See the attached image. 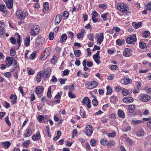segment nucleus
<instances>
[{
	"mask_svg": "<svg viewBox=\"0 0 151 151\" xmlns=\"http://www.w3.org/2000/svg\"><path fill=\"white\" fill-rule=\"evenodd\" d=\"M124 83L126 85L131 83L132 82V80L127 77L124 78Z\"/></svg>",
	"mask_w": 151,
	"mask_h": 151,
	"instance_id": "nucleus-30",
	"label": "nucleus"
},
{
	"mask_svg": "<svg viewBox=\"0 0 151 151\" xmlns=\"http://www.w3.org/2000/svg\"><path fill=\"white\" fill-rule=\"evenodd\" d=\"M135 109V106L134 105H130L129 106V110L130 113H133L134 112Z\"/></svg>",
	"mask_w": 151,
	"mask_h": 151,
	"instance_id": "nucleus-29",
	"label": "nucleus"
},
{
	"mask_svg": "<svg viewBox=\"0 0 151 151\" xmlns=\"http://www.w3.org/2000/svg\"><path fill=\"white\" fill-rule=\"evenodd\" d=\"M34 141H37L40 139L41 136L39 132H37L35 134L33 135L32 137Z\"/></svg>",
	"mask_w": 151,
	"mask_h": 151,
	"instance_id": "nucleus-14",
	"label": "nucleus"
},
{
	"mask_svg": "<svg viewBox=\"0 0 151 151\" xmlns=\"http://www.w3.org/2000/svg\"><path fill=\"white\" fill-rule=\"evenodd\" d=\"M123 101L126 103H129L132 102L134 101V99L132 97H125L123 98Z\"/></svg>",
	"mask_w": 151,
	"mask_h": 151,
	"instance_id": "nucleus-15",
	"label": "nucleus"
},
{
	"mask_svg": "<svg viewBox=\"0 0 151 151\" xmlns=\"http://www.w3.org/2000/svg\"><path fill=\"white\" fill-rule=\"evenodd\" d=\"M6 60L7 62L6 65L9 67L12 65L13 62V58L12 57H8L6 58Z\"/></svg>",
	"mask_w": 151,
	"mask_h": 151,
	"instance_id": "nucleus-17",
	"label": "nucleus"
},
{
	"mask_svg": "<svg viewBox=\"0 0 151 151\" xmlns=\"http://www.w3.org/2000/svg\"><path fill=\"white\" fill-rule=\"evenodd\" d=\"M118 9L123 13H127L128 11L127 10V5L124 3H120L118 4L117 5Z\"/></svg>",
	"mask_w": 151,
	"mask_h": 151,
	"instance_id": "nucleus-1",
	"label": "nucleus"
},
{
	"mask_svg": "<svg viewBox=\"0 0 151 151\" xmlns=\"http://www.w3.org/2000/svg\"><path fill=\"white\" fill-rule=\"evenodd\" d=\"M80 114L81 116L83 118H85L86 117L85 111H84L82 107H81L80 108Z\"/></svg>",
	"mask_w": 151,
	"mask_h": 151,
	"instance_id": "nucleus-31",
	"label": "nucleus"
},
{
	"mask_svg": "<svg viewBox=\"0 0 151 151\" xmlns=\"http://www.w3.org/2000/svg\"><path fill=\"white\" fill-rule=\"evenodd\" d=\"M91 14L92 15V18H96L99 15L98 13L95 10H94L93 12Z\"/></svg>",
	"mask_w": 151,
	"mask_h": 151,
	"instance_id": "nucleus-45",
	"label": "nucleus"
},
{
	"mask_svg": "<svg viewBox=\"0 0 151 151\" xmlns=\"http://www.w3.org/2000/svg\"><path fill=\"white\" fill-rule=\"evenodd\" d=\"M51 93V87L50 86L48 88V92L47 93V96L48 98H50L52 96Z\"/></svg>",
	"mask_w": 151,
	"mask_h": 151,
	"instance_id": "nucleus-44",
	"label": "nucleus"
},
{
	"mask_svg": "<svg viewBox=\"0 0 151 151\" xmlns=\"http://www.w3.org/2000/svg\"><path fill=\"white\" fill-rule=\"evenodd\" d=\"M137 40V39L135 35L133 36L129 35L127 38L126 42L128 44H134Z\"/></svg>",
	"mask_w": 151,
	"mask_h": 151,
	"instance_id": "nucleus-5",
	"label": "nucleus"
},
{
	"mask_svg": "<svg viewBox=\"0 0 151 151\" xmlns=\"http://www.w3.org/2000/svg\"><path fill=\"white\" fill-rule=\"evenodd\" d=\"M116 135V133L115 132H113L112 133H109L107 134V136L109 137H114Z\"/></svg>",
	"mask_w": 151,
	"mask_h": 151,
	"instance_id": "nucleus-41",
	"label": "nucleus"
},
{
	"mask_svg": "<svg viewBox=\"0 0 151 151\" xmlns=\"http://www.w3.org/2000/svg\"><path fill=\"white\" fill-rule=\"evenodd\" d=\"M15 51L14 49H11L10 50V55L12 56H13L15 54Z\"/></svg>",
	"mask_w": 151,
	"mask_h": 151,
	"instance_id": "nucleus-61",
	"label": "nucleus"
},
{
	"mask_svg": "<svg viewBox=\"0 0 151 151\" xmlns=\"http://www.w3.org/2000/svg\"><path fill=\"white\" fill-rule=\"evenodd\" d=\"M122 93L123 95L124 96H126L128 94H130V93L129 91L126 90L124 88H123V90L122 91Z\"/></svg>",
	"mask_w": 151,
	"mask_h": 151,
	"instance_id": "nucleus-42",
	"label": "nucleus"
},
{
	"mask_svg": "<svg viewBox=\"0 0 151 151\" xmlns=\"http://www.w3.org/2000/svg\"><path fill=\"white\" fill-rule=\"evenodd\" d=\"M145 90L147 93H151V88H149L147 87H146L145 88Z\"/></svg>",
	"mask_w": 151,
	"mask_h": 151,
	"instance_id": "nucleus-64",
	"label": "nucleus"
},
{
	"mask_svg": "<svg viewBox=\"0 0 151 151\" xmlns=\"http://www.w3.org/2000/svg\"><path fill=\"white\" fill-rule=\"evenodd\" d=\"M92 103L94 106H96L98 104L97 100L95 98L94 99L92 100Z\"/></svg>",
	"mask_w": 151,
	"mask_h": 151,
	"instance_id": "nucleus-56",
	"label": "nucleus"
},
{
	"mask_svg": "<svg viewBox=\"0 0 151 151\" xmlns=\"http://www.w3.org/2000/svg\"><path fill=\"white\" fill-rule=\"evenodd\" d=\"M131 129V127L130 126H127L124 128L123 131L124 132H127L128 131L130 130Z\"/></svg>",
	"mask_w": 151,
	"mask_h": 151,
	"instance_id": "nucleus-54",
	"label": "nucleus"
},
{
	"mask_svg": "<svg viewBox=\"0 0 151 151\" xmlns=\"http://www.w3.org/2000/svg\"><path fill=\"white\" fill-rule=\"evenodd\" d=\"M123 88L120 87L119 86H118L115 88V91L116 92H118L121 91H122Z\"/></svg>",
	"mask_w": 151,
	"mask_h": 151,
	"instance_id": "nucleus-59",
	"label": "nucleus"
},
{
	"mask_svg": "<svg viewBox=\"0 0 151 151\" xmlns=\"http://www.w3.org/2000/svg\"><path fill=\"white\" fill-rule=\"evenodd\" d=\"M104 38L103 33H101L100 34L97 40V44H99L100 45L103 41L104 40Z\"/></svg>",
	"mask_w": 151,
	"mask_h": 151,
	"instance_id": "nucleus-21",
	"label": "nucleus"
},
{
	"mask_svg": "<svg viewBox=\"0 0 151 151\" xmlns=\"http://www.w3.org/2000/svg\"><path fill=\"white\" fill-rule=\"evenodd\" d=\"M108 14H109L108 12L105 14H103L101 15V17L102 18L104 21H106L107 19V15Z\"/></svg>",
	"mask_w": 151,
	"mask_h": 151,
	"instance_id": "nucleus-47",
	"label": "nucleus"
},
{
	"mask_svg": "<svg viewBox=\"0 0 151 151\" xmlns=\"http://www.w3.org/2000/svg\"><path fill=\"white\" fill-rule=\"evenodd\" d=\"M142 22L136 23L135 22H134L132 23V24L133 26L135 28L137 29L140 27V26L142 25Z\"/></svg>",
	"mask_w": 151,
	"mask_h": 151,
	"instance_id": "nucleus-32",
	"label": "nucleus"
},
{
	"mask_svg": "<svg viewBox=\"0 0 151 151\" xmlns=\"http://www.w3.org/2000/svg\"><path fill=\"white\" fill-rule=\"evenodd\" d=\"M44 76V73L42 72H40L37 74L36 76L37 81L40 82L42 79V77Z\"/></svg>",
	"mask_w": 151,
	"mask_h": 151,
	"instance_id": "nucleus-20",
	"label": "nucleus"
},
{
	"mask_svg": "<svg viewBox=\"0 0 151 151\" xmlns=\"http://www.w3.org/2000/svg\"><path fill=\"white\" fill-rule=\"evenodd\" d=\"M10 99L12 100V102L13 104H15L17 103V99L16 95H11L10 96Z\"/></svg>",
	"mask_w": 151,
	"mask_h": 151,
	"instance_id": "nucleus-23",
	"label": "nucleus"
},
{
	"mask_svg": "<svg viewBox=\"0 0 151 151\" xmlns=\"http://www.w3.org/2000/svg\"><path fill=\"white\" fill-rule=\"evenodd\" d=\"M74 52L75 55L77 57L80 56L81 53V51L78 50H74Z\"/></svg>",
	"mask_w": 151,
	"mask_h": 151,
	"instance_id": "nucleus-39",
	"label": "nucleus"
},
{
	"mask_svg": "<svg viewBox=\"0 0 151 151\" xmlns=\"http://www.w3.org/2000/svg\"><path fill=\"white\" fill-rule=\"evenodd\" d=\"M10 41L11 43L13 45H15L16 43V40L14 37H11L10 38Z\"/></svg>",
	"mask_w": 151,
	"mask_h": 151,
	"instance_id": "nucleus-52",
	"label": "nucleus"
},
{
	"mask_svg": "<svg viewBox=\"0 0 151 151\" xmlns=\"http://www.w3.org/2000/svg\"><path fill=\"white\" fill-rule=\"evenodd\" d=\"M82 103L83 105H86L87 107L90 109L91 107V101L87 97H84L82 101Z\"/></svg>",
	"mask_w": 151,
	"mask_h": 151,
	"instance_id": "nucleus-9",
	"label": "nucleus"
},
{
	"mask_svg": "<svg viewBox=\"0 0 151 151\" xmlns=\"http://www.w3.org/2000/svg\"><path fill=\"white\" fill-rule=\"evenodd\" d=\"M5 33L4 27L2 26H0V34L2 35H4Z\"/></svg>",
	"mask_w": 151,
	"mask_h": 151,
	"instance_id": "nucleus-46",
	"label": "nucleus"
},
{
	"mask_svg": "<svg viewBox=\"0 0 151 151\" xmlns=\"http://www.w3.org/2000/svg\"><path fill=\"white\" fill-rule=\"evenodd\" d=\"M37 119L40 123H41L42 121L45 122V118L44 116L43 115H39L37 118Z\"/></svg>",
	"mask_w": 151,
	"mask_h": 151,
	"instance_id": "nucleus-25",
	"label": "nucleus"
},
{
	"mask_svg": "<svg viewBox=\"0 0 151 151\" xmlns=\"http://www.w3.org/2000/svg\"><path fill=\"white\" fill-rule=\"evenodd\" d=\"M88 37L89 40L91 41H93L94 40V35L92 33L89 34L88 36Z\"/></svg>",
	"mask_w": 151,
	"mask_h": 151,
	"instance_id": "nucleus-43",
	"label": "nucleus"
},
{
	"mask_svg": "<svg viewBox=\"0 0 151 151\" xmlns=\"http://www.w3.org/2000/svg\"><path fill=\"white\" fill-rule=\"evenodd\" d=\"M54 34L53 33L50 32L49 35V39L50 40H52L54 38Z\"/></svg>",
	"mask_w": 151,
	"mask_h": 151,
	"instance_id": "nucleus-60",
	"label": "nucleus"
},
{
	"mask_svg": "<svg viewBox=\"0 0 151 151\" xmlns=\"http://www.w3.org/2000/svg\"><path fill=\"white\" fill-rule=\"evenodd\" d=\"M144 131L142 129H140L137 133V135L139 137H142L144 134Z\"/></svg>",
	"mask_w": 151,
	"mask_h": 151,
	"instance_id": "nucleus-35",
	"label": "nucleus"
},
{
	"mask_svg": "<svg viewBox=\"0 0 151 151\" xmlns=\"http://www.w3.org/2000/svg\"><path fill=\"white\" fill-rule=\"evenodd\" d=\"M93 131V129L92 126L91 125H87L86 127V135L88 136H91Z\"/></svg>",
	"mask_w": 151,
	"mask_h": 151,
	"instance_id": "nucleus-6",
	"label": "nucleus"
},
{
	"mask_svg": "<svg viewBox=\"0 0 151 151\" xmlns=\"http://www.w3.org/2000/svg\"><path fill=\"white\" fill-rule=\"evenodd\" d=\"M50 50L51 49L50 47L45 49L42 55L40 58V59L44 60L47 58L50 53Z\"/></svg>",
	"mask_w": 151,
	"mask_h": 151,
	"instance_id": "nucleus-2",
	"label": "nucleus"
},
{
	"mask_svg": "<svg viewBox=\"0 0 151 151\" xmlns=\"http://www.w3.org/2000/svg\"><path fill=\"white\" fill-rule=\"evenodd\" d=\"M17 42L19 45V47L21 43V36L18 34L17 37Z\"/></svg>",
	"mask_w": 151,
	"mask_h": 151,
	"instance_id": "nucleus-48",
	"label": "nucleus"
},
{
	"mask_svg": "<svg viewBox=\"0 0 151 151\" xmlns=\"http://www.w3.org/2000/svg\"><path fill=\"white\" fill-rule=\"evenodd\" d=\"M143 120L145 121H147V126L150 129H151V118H143Z\"/></svg>",
	"mask_w": 151,
	"mask_h": 151,
	"instance_id": "nucleus-19",
	"label": "nucleus"
},
{
	"mask_svg": "<svg viewBox=\"0 0 151 151\" xmlns=\"http://www.w3.org/2000/svg\"><path fill=\"white\" fill-rule=\"evenodd\" d=\"M16 14L18 17L20 19H24L26 17V14L24 13L21 10L17 11Z\"/></svg>",
	"mask_w": 151,
	"mask_h": 151,
	"instance_id": "nucleus-8",
	"label": "nucleus"
},
{
	"mask_svg": "<svg viewBox=\"0 0 151 151\" xmlns=\"http://www.w3.org/2000/svg\"><path fill=\"white\" fill-rule=\"evenodd\" d=\"M67 38V35L65 34H63L60 38V42L61 43H63L66 40Z\"/></svg>",
	"mask_w": 151,
	"mask_h": 151,
	"instance_id": "nucleus-28",
	"label": "nucleus"
},
{
	"mask_svg": "<svg viewBox=\"0 0 151 151\" xmlns=\"http://www.w3.org/2000/svg\"><path fill=\"white\" fill-rule=\"evenodd\" d=\"M40 28L38 25L33 26L30 29V33L32 35H37L39 32Z\"/></svg>",
	"mask_w": 151,
	"mask_h": 151,
	"instance_id": "nucleus-3",
	"label": "nucleus"
},
{
	"mask_svg": "<svg viewBox=\"0 0 151 151\" xmlns=\"http://www.w3.org/2000/svg\"><path fill=\"white\" fill-rule=\"evenodd\" d=\"M132 51L129 48H126L124 51L123 55L125 57H129L132 55Z\"/></svg>",
	"mask_w": 151,
	"mask_h": 151,
	"instance_id": "nucleus-11",
	"label": "nucleus"
},
{
	"mask_svg": "<svg viewBox=\"0 0 151 151\" xmlns=\"http://www.w3.org/2000/svg\"><path fill=\"white\" fill-rule=\"evenodd\" d=\"M7 7L8 9H11L13 7V1L12 0H4Z\"/></svg>",
	"mask_w": 151,
	"mask_h": 151,
	"instance_id": "nucleus-12",
	"label": "nucleus"
},
{
	"mask_svg": "<svg viewBox=\"0 0 151 151\" xmlns=\"http://www.w3.org/2000/svg\"><path fill=\"white\" fill-rule=\"evenodd\" d=\"M30 41V37L29 36L26 37L24 40V45L26 46H28L29 45Z\"/></svg>",
	"mask_w": 151,
	"mask_h": 151,
	"instance_id": "nucleus-27",
	"label": "nucleus"
},
{
	"mask_svg": "<svg viewBox=\"0 0 151 151\" xmlns=\"http://www.w3.org/2000/svg\"><path fill=\"white\" fill-rule=\"evenodd\" d=\"M151 97L147 94L142 95L140 96V99L143 102H146L150 100Z\"/></svg>",
	"mask_w": 151,
	"mask_h": 151,
	"instance_id": "nucleus-10",
	"label": "nucleus"
},
{
	"mask_svg": "<svg viewBox=\"0 0 151 151\" xmlns=\"http://www.w3.org/2000/svg\"><path fill=\"white\" fill-rule=\"evenodd\" d=\"M30 143V140L24 141L23 144V145L26 147H27L28 145Z\"/></svg>",
	"mask_w": 151,
	"mask_h": 151,
	"instance_id": "nucleus-53",
	"label": "nucleus"
},
{
	"mask_svg": "<svg viewBox=\"0 0 151 151\" xmlns=\"http://www.w3.org/2000/svg\"><path fill=\"white\" fill-rule=\"evenodd\" d=\"M85 33V30L84 29H83L81 30V32L78 33L77 35V37L78 39H80L83 37Z\"/></svg>",
	"mask_w": 151,
	"mask_h": 151,
	"instance_id": "nucleus-24",
	"label": "nucleus"
},
{
	"mask_svg": "<svg viewBox=\"0 0 151 151\" xmlns=\"http://www.w3.org/2000/svg\"><path fill=\"white\" fill-rule=\"evenodd\" d=\"M126 141L127 143L130 145H132L133 144L132 141L129 137H127L126 138Z\"/></svg>",
	"mask_w": 151,
	"mask_h": 151,
	"instance_id": "nucleus-40",
	"label": "nucleus"
},
{
	"mask_svg": "<svg viewBox=\"0 0 151 151\" xmlns=\"http://www.w3.org/2000/svg\"><path fill=\"white\" fill-rule=\"evenodd\" d=\"M118 116L119 117L122 118L124 117V114L122 110H118Z\"/></svg>",
	"mask_w": 151,
	"mask_h": 151,
	"instance_id": "nucleus-34",
	"label": "nucleus"
},
{
	"mask_svg": "<svg viewBox=\"0 0 151 151\" xmlns=\"http://www.w3.org/2000/svg\"><path fill=\"white\" fill-rule=\"evenodd\" d=\"M124 41L123 40L122 41L120 39H118L116 41V43L119 45H122L123 42H124Z\"/></svg>",
	"mask_w": 151,
	"mask_h": 151,
	"instance_id": "nucleus-55",
	"label": "nucleus"
},
{
	"mask_svg": "<svg viewBox=\"0 0 151 151\" xmlns=\"http://www.w3.org/2000/svg\"><path fill=\"white\" fill-rule=\"evenodd\" d=\"M44 88L42 86H37L35 89V92L37 94L41 93L43 91Z\"/></svg>",
	"mask_w": 151,
	"mask_h": 151,
	"instance_id": "nucleus-16",
	"label": "nucleus"
},
{
	"mask_svg": "<svg viewBox=\"0 0 151 151\" xmlns=\"http://www.w3.org/2000/svg\"><path fill=\"white\" fill-rule=\"evenodd\" d=\"M62 19V17L61 15L58 14L55 17V23L56 25H58L60 23Z\"/></svg>",
	"mask_w": 151,
	"mask_h": 151,
	"instance_id": "nucleus-13",
	"label": "nucleus"
},
{
	"mask_svg": "<svg viewBox=\"0 0 151 151\" xmlns=\"http://www.w3.org/2000/svg\"><path fill=\"white\" fill-rule=\"evenodd\" d=\"M147 6V10L150 12H151V2L148 3Z\"/></svg>",
	"mask_w": 151,
	"mask_h": 151,
	"instance_id": "nucleus-63",
	"label": "nucleus"
},
{
	"mask_svg": "<svg viewBox=\"0 0 151 151\" xmlns=\"http://www.w3.org/2000/svg\"><path fill=\"white\" fill-rule=\"evenodd\" d=\"M62 93L60 91V92H58L57 94L55 96V99H58L60 98L61 97L62 95Z\"/></svg>",
	"mask_w": 151,
	"mask_h": 151,
	"instance_id": "nucleus-51",
	"label": "nucleus"
},
{
	"mask_svg": "<svg viewBox=\"0 0 151 151\" xmlns=\"http://www.w3.org/2000/svg\"><path fill=\"white\" fill-rule=\"evenodd\" d=\"M143 36L145 38L148 37L150 35V32L148 31H146L142 33Z\"/></svg>",
	"mask_w": 151,
	"mask_h": 151,
	"instance_id": "nucleus-37",
	"label": "nucleus"
},
{
	"mask_svg": "<svg viewBox=\"0 0 151 151\" xmlns=\"http://www.w3.org/2000/svg\"><path fill=\"white\" fill-rule=\"evenodd\" d=\"M142 122V121L141 120H133L131 122V124L134 125H137L139 124H140Z\"/></svg>",
	"mask_w": 151,
	"mask_h": 151,
	"instance_id": "nucleus-38",
	"label": "nucleus"
},
{
	"mask_svg": "<svg viewBox=\"0 0 151 151\" xmlns=\"http://www.w3.org/2000/svg\"><path fill=\"white\" fill-rule=\"evenodd\" d=\"M51 73V70L48 68H47L45 70L44 75V77L48 78L50 76V74Z\"/></svg>",
	"mask_w": 151,
	"mask_h": 151,
	"instance_id": "nucleus-18",
	"label": "nucleus"
},
{
	"mask_svg": "<svg viewBox=\"0 0 151 151\" xmlns=\"http://www.w3.org/2000/svg\"><path fill=\"white\" fill-rule=\"evenodd\" d=\"M106 89H107V93H106V94L107 95H109L112 92V89L109 86H107L106 87Z\"/></svg>",
	"mask_w": 151,
	"mask_h": 151,
	"instance_id": "nucleus-49",
	"label": "nucleus"
},
{
	"mask_svg": "<svg viewBox=\"0 0 151 151\" xmlns=\"http://www.w3.org/2000/svg\"><path fill=\"white\" fill-rule=\"evenodd\" d=\"M107 141V139H102L100 141V143L102 145L106 146Z\"/></svg>",
	"mask_w": 151,
	"mask_h": 151,
	"instance_id": "nucleus-36",
	"label": "nucleus"
},
{
	"mask_svg": "<svg viewBox=\"0 0 151 151\" xmlns=\"http://www.w3.org/2000/svg\"><path fill=\"white\" fill-rule=\"evenodd\" d=\"M68 96L71 98H75L76 97V96L70 91L68 92Z\"/></svg>",
	"mask_w": 151,
	"mask_h": 151,
	"instance_id": "nucleus-58",
	"label": "nucleus"
},
{
	"mask_svg": "<svg viewBox=\"0 0 151 151\" xmlns=\"http://www.w3.org/2000/svg\"><path fill=\"white\" fill-rule=\"evenodd\" d=\"M100 51H98L97 53L93 56V58L95 62L98 65L101 63V61L100 60V57L99 56Z\"/></svg>",
	"mask_w": 151,
	"mask_h": 151,
	"instance_id": "nucleus-7",
	"label": "nucleus"
},
{
	"mask_svg": "<svg viewBox=\"0 0 151 151\" xmlns=\"http://www.w3.org/2000/svg\"><path fill=\"white\" fill-rule=\"evenodd\" d=\"M99 6L101 8L105 9L107 7V5L105 4H100Z\"/></svg>",
	"mask_w": 151,
	"mask_h": 151,
	"instance_id": "nucleus-62",
	"label": "nucleus"
},
{
	"mask_svg": "<svg viewBox=\"0 0 151 151\" xmlns=\"http://www.w3.org/2000/svg\"><path fill=\"white\" fill-rule=\"evenodd\" d=\"M98 85V83L95 81H91L86 83L85 86L88 89H91L96 87Z\"/></svg>",
	"mask_w": 151,
	"mask_h": 151,
	"instance_id": "nucleus-4",
	"label": "nucleus"
},
{
	"mask_svg": "<svg viewBox=\"0 0 151 151\" xmlns=\"http://www.w3.org/2000/svg\"><path fill=\"white\" fill-rule=\"evenodd\" d=\"M48 3L47 2H45L43 4L44 8L46 10L48 9Z\"/></svg>",
	"mask_w": 151,
	"mask_h": 151,
	"instance_id": "nucleus-57",
	"label": "nucleus"
},
{
	"mask_svg": "<svg viewBox=\"0 0 151 151\" xmlns=\"http://www.w3.org/2000/svg\"><path fill=\"white\" fill-rule=\"evenodd\" d=\"M2 145L5 149H7L11 145V143L9 141H6L3 142L2 143Z\"/></svg>",
	"mask_w": 151,
	"mask_h": 151,
	"instance_id": "nucleus-26",
	"label": "nucleus"
},
{
	"mask_svg": "<svg viewBox=\"0 0 151 151\" xmlns=\"http://www.w3.org/2000/svg\"><path fill=\"white\" fill-rule=\"evenodd\" d=\"M25 132V137H29L31 136L32 133V130L29 127L26 129Z\"/></svg>",
	"mask_w": 151,
	"mask_h": 151,
	"instance_id": "nucleus-22",
	"label": "nucleus"
},
{
	"mask_svg": "<svg viewBox=\"0 0 151 151\" xmlns=\"http://www.w3.org/2000/svg\"><path fill=\"white\" fill-rule=\"evenodd\" d=\"M146 44L144 42H141L139 43V47L141 49H144L145 48Z\"/></svg>",
	"mask_w": 151,
	"mask_h": 151,
	"instance_id": "nucleus-50",
	"label": "nucleus"
},
{
	"mask_svg": "<svg viewBox=\"0 0 151 151\" xmlns=\"http://www.w3.org/2000/svg\"><path fill=\"white\" fill-rule=\"evenodd\" d=\"M115 144V142L113 140H110L108 141L106 146L107 147H110L114 145Z\"/></svg>",
	"mask_w": 151,
	"mask_h": 151,
	"instance_id": "nucleus-33",
	"label": "nucleus"
}]
</instances>
